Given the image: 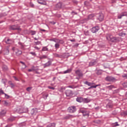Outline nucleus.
<instances>
[{
	"label": "nucleus",
	"instance_id": "1",
	"mask_svg": "<svg viewBox=\"0 0 127 127\" xmlns=\"http://www.w3.org/2000/svg\"><path fill=\"white\" fill-rule=\"evenodd\" d=\"M106 38L108 41H111V42H118V41H119L118 38L115 37L110 34L107 35Z\"/></svg>",
	"mask_w": 127,
	"mask_h": 127
},
{
	"label": "nucleus",
	"instance_id": "2",
	"mask_svg": "<svg viewBox=\"0 0 127 127\" xmlns=\"http://www.w3.org/2000/svg\"><path fill=\"white\" fill-rule=\"evenodd\" d=\"M9 29H10V30H17L18 31H20L21 30L20 26L18 25V24L10 26Z\"/></svg>",
	"mask_w": 127,
	"mask_h": 127
},
{
	"label": "nucleus",
	"instance_id": "3",
	"mask_svg": "<svg viewBox=\"0 0 127 127\" xmlns=\"http://www.w3.org/2000/svg\"><path fill=\"white\" fill-rule=\"evenodd\" d=\"M105 80L107 82H116V81H117V79H116V77H114V76L108 75L106 77Z\"/></svg>",
	"mask_w": 127,
	"mask_h": 127
},
{
	"label": "nucleus",
	"instance_id": "4",
	"mask_svg": "<svg viewBox=\"0 0 127 127\" xmlns=\"http://www.w3.org/2000/svg\"><path fill=\"white\" fill-rule=\"evenodd\" d=\"M78 113H81L84 117H89V112L83 109H80Z\"/></svg>",
	"mask_w": 127,
	"mask_h": 127
},
{
	"label": "nucleus",
	"instance_id": "5",
	"mask_svg": "<svg viewBox=\"0 0 127 127\" xmlns=\"http://www.w3.org/2000/svg\"><path fill=\"white\" fill-rule=\"evenodd\" d=\"M67 111L71 113V114L73 113H75L76 111H77V109L76 108V106H72L68 107L67 109Z\"/></svg>",
	"mask_w": 127,
	"mask_h": 127
},
{
	"label": "nucleus",
	"instance_id": "6",
	"mask_svg": "<svg viewBox=\"0 0 127 127\" xmlns=\"http://www.w3.org/2000/svg\"><path fill=\"white\" fill-rule=\"evenodd\" d=\"M65 94L66 95V97H72V96L74 95V93H73V91L70 89H67L65 90Z\"/></svg>",
	"mask_w": 127,
	"mask_h": 127
},
{
	"label": "nucleus",
	"instance_id": "7",
	"mask_svg": "<svg viewBox=\"0 0 127 127\" xmlns=\"http://www.w3.org/2000/svg\"><path fill=\"white\" fill-rule=\"evenodd\" d=\"M100 30V27L99 26H95L91 29V31L92 33H96Z\"/></svg>",
	"mask_w": 127,
	"mask_h": 127
},
{
	"label": "nucleus",
	"instance_id": "8",
	"mask_svg": "<svg viewBox=\"0 0 127 127\" xmlns=\"http://www.w3.org/2000/svg\"><path fill=\"white\" fill-rule=\"evenodd\" d=\"M75 74L79 77H83V73L81 72V70L79 69L76 70L75 71Z\"/></svg>",
	"mask_w": 127,
	"mask_h": 127
},
{
	"label": "nucleus",
	"instance_id": "9",
	"mask_svg": "<svg viewBox=\"0 0 127 127\" xmlns=\"http://www.w3.org/2000/svg\"><path fill=\"white\" fill-rule=\"evenodd\" d=\"M113 107V102L112 101H109V102L106 105L107 109H112Z\"/></svg>",
	"mask_w": 127,
	"mask_h": 127
},
{
	"label": "nucleus",
	"instance_id": "10",
	"mask_svg": "<svg viewBox=\"0 0 127 127\" xmlns=\"http://www.w3.org/2000/svg\"><path fill=\"white\" fill-rule=\"evenodd\" d=\"M127 16V12H123L121 13L118 16V18L119 19H121L123 16Z\"/></svg>",
	"mask_w": 127,
	"mask_h": 127
},
{
	"label": "nucleus",
	"instance_id": "11",
	"mask_svg": "<svg viewBox=\"0 0 127 127\" xmlns=\"http://www.w3.org/2000/svg\"><path fill=\"white\" fill-rule=\"evenodd\" d=\"M52 63L51 61H48L47 63L43 64L44 68H47V67H50L51 66Z\"/></svg>",
	"mask_w": 127,
	"mask_h": 127
},
{
	"label": "nucleus",
	"instance_id": "12",
	"mask_svg": "<svg viewBox=\"0 0 127 127\" xmlns=\"http://www.w3.org/2000/svg\"><path fill=\"white\" fill-rule=\"evenodd\" d=\"M98 19L99 21H103L104 20V14L103 13H99Z\"/></svg>",
	"mask_w": 127,
	"mask_h": 127
},
{
	"label": "nucleus",
	"instance_id": "13",
	"mask_svg": "<svg viewBox=\"0 0 127 127\" xmlns=\"http://www.w3.org/2000/svg\"><path fill=\"white\" fill-rule=\"evenodd\" d=\"M15 53H16V55H17V56H19V55H21V54H22V52L19 50H18V49H16L15 50Z\"/></svg>",
	"mask_w": 127,
	"mask_h": 127
},
{
	"label": "nucleus",
	"instance_id": "14",
	"mask_svg": "<svg viewBox=\"0 0 127 127\" xmlns=\"http://www.w3.org/2000/svg\"><path fill=\"white\" fill-rule=\"evenodd\" d=\"M38 3L42 4L43 5H46V2L44 0H38Z\"/></svg>",
	"mask_w": 127,
	"mask_h": 127
},
{
	"label": "nucleus",
	"instance_id": "15",
	"mask_svg": "<svg viewBox=\"0 0 127 127\" xmlns=\"http://www.w3.org/2000/svg\"><path fill=\"white\" fill-rule=\"evenodd\" d=\"M72 68H68L66 70L64 71V74L70 73L72 72Z\"/></svg>",
	"mask_w": 127,
	"mask_h": 127
},
{
	"label": "nucleus",
	"instance_id": "16",
	"mask_svg": "<svg viewBox=\"0 0 127 127\" xmlns=\"http://www.w3.org/2000/svg\"><path fill=\"white\" fill-rule=\"evenodd\" d=\"M37 113V111L36 110V109H32L30 112L31 115H36Z\"/></svg>",
	"mask_w": 127,
	"mask_h": 127
},
{
	"label": "nucleus",
	"instance_id": "17",
	"mask_svg": "<svg viewBox=\"0 0 127 127\" xmlns=\"http://www.w3.org/2000/svg\"><path fill=\"white\" fill-rule=\"evenodd\" d=\"M96 64H97V61H92L89 63V66H94V65H96Z\"/></svg>",
	"mask_w": 127,
	"mask_h": 127
},
{
	"label": "nucleus",
	"instance_id": "18",
	"mask_svg": "<svg viewBox=\"0 0 127 127\" xmlns=\"http://www.w3.org/2000/svg\"><path fill=\"white\" fill-rule=\"evenodd\" d=\"M76 100V102L78 103H82L83 102V98L82 97H77Z\"/></svg>",
	"mask_w": 127,
	"mask_h": 127
},
{
	"label": "nucleus",
	"instance_id": "19",
	"mask_svg": "<svg viewBox=\"0 0 127 127\" xmlns=\"http://www.w3.org/2000/svg\"><path fill=\"white\" fill-rule=\"evenodd\" d=\"M56 7H57V8H61V7H62V2L58 3L56 4Z\"/></svg>",
	"mask_w": 127,
	"mask_h": 127
},
{
	"label": "nucleus",
	"instance_id": "20",
	"mask_svg": "<svg viewBox=\"0 0 127 127\" xmlns=\"http://www.w3.org/2000/svg\"><path fill=\"white\" fill-rule=\"evenodd\" d=\"M57 43H60V44H64V41H63V40L57 39Z\"/></svg>",
	"mask_w": 127,
	"mask_h": 127
},
{
	"label": "nucleus",
	"instance_id": "21",
	"mask_svg": "<svg viewBox=\"0 0 127 127\" xmlns=\"http://www.w3.org/2000/svg\"><path fill=\"white\" fill-rule=\"evenodd\" d=\"M5 114H6V111H5V110H2L1 112H0V117L4 116Z\"/></svg>",
	"mask_w": 127,
	"mask_h": 127
},
{
	"label": "nucleus",
	"instance_id": "22",
	"mask_svg": "<svg viewBox=\"0 0 127 127\" xmlns=\"http://www.w3.org/2000/svg\"><path fill=\"white\" fill-rule=\"evenodd\" d=\"M100 86H101V84H97L95 86H91L88 88V90H90V89H92L93 88H94V89H96V88H97V87H99Z\"/></svg>",
	"mask_w": 127,
	"mask_h": 127
},
{
	"label": "nucleus",
	"instance_id": "23",
	"mask_svg": "<svg viewBox=\"0 0 127 127\" xmlns=\"http://www.w3.org/2000/svg\"><path fill=\"white\" fill-rule=\"evenodd\" d=\"M56 124L55 123H51L47 126L46 127H55Z\"/></svg>",
	"mask_w": 127,
	"mask_h": 127
},
{
	"label": "nucleus",
	"instance_id": "24",
	"mask_svg": "<svg viewBox=\"0 0 127 127\" xmlns=\"http://www.w3.org/2000/svg\"><path fill=\"white\" fill-rule=\"evenodd\" d=\"M95 17V14H91L88 15V19H93V17Z\"/></svg>",
	"mask_w": 127,
	"mask_h": 127
},
{
	"label": "nucleus",
	"instance_id": "25",
	"mask_svg": "<svg viewBox=\"0 0 127 127\" xmlns=\"http://www.w3.org/2000/svg\"><path fill=\"white\" fill-rule=\"evenodd\" d=\"M82 102L84 103H90V100L88 98H83Z\"/></svg>",
	"mask_w": 127,
	"mask_h": 127
},
{
	"label": "nucleus",
	"instance_id": "26",
	"mask_svg": "<svg viewBox=\"0 0 127 127\" xmlns=\"http://www.w3.org/2000/svg\"><path fill=\"white\" fill-rule=\"evenodd\" d=\"M39 58L40 59H47V56L44 55H42V56L39 57Z\"/></svg>",
	"mask_w": 127,
	"mask_h": 127
},
{
	"label": "nucleus",
	"instance_id": "27",
	"mask_svg": "<svg viewBox=\"0 0 127 127\" xmlns=\"http://www.w3.org/2000/svg\"><path fill=\"white\" fill-rule=\"evenodd\" d=\"M20 63H21V64H22V65L24 66H22V69H25V68H26L27 66L26 64H25V63H24V62L21 61L20 62Z\"/></svg>",
	"mask_w": 127,
	"mask_h": 127
},
{
	"label": "nucleus",
	"instance_id": "28",
	"mask_svg": "<svg viewBox=\"0 0 127 127\" xmlns=\"http://www.w3.org/2000/svg\"><path fill=\"white\" fill-rule=\"evenodd\" d=\"M102 70H98L96 71V74L97 75H102Z\"/></svg>",
	"mask_w": 127,
	"mask_h": 127
},
{
	"label": "nucleus",
	"instance_id": "29",
	"mask_svg": "<svg viewBox=\"0 0 127 127\" xmlns=\"http://www.w3.org/2000/svg\"><path fill=\"white\" fill-rule=\"evenodd\" d=\"M29 33H31V35H35L36 34V31L30 30Z\"/></svg>",
	"mask_w": 127,
	"mask_h": 127
},
{
	"label": "nucleus",
	"instance_id": "30",
	"mask_svg": "<svg viewBox=\"0 0 127 127\" xmlns=\"http://www.w3.org/2000/svg\"><path fill=\"white\" fill-rule=\"evenodd\" d=\"M9 54V50H8V49H6L4 50V54L5 55H8V54Z\"/></svg>",
	"mask_w": 127,
	"mask_h": 127
},
{
	"label": "nucleus",
	"instance_id": "31",
	"mask_svg": "<svg viewBox=\"0 0 127 127\" xmlns=\"http://www.w3.org/2000/svg\"><path fill=\"white\" fill-rule=\"evenodd\" d=\"M4 105L5 106H10V103L9 102H7L6 101H4Z\"/></svg>",
	"mask_w": 127,
	"mask_h": 127
},
{
	"label": "nucleus",
	"instance_id": "32",
	"mask_svg": "<svg viewBox=\"0 0 127 127\" xmlns=\"http://www.w3.org/2000/svg\"><path fill=\"white\" fill-rule=\"evenodd\" d=\"M18 45H20L21 49H23L24 48V46H23V44H22V43L19 42L18 43Z\"/></svg>",
	"mask_w": 127,
	"mask_h": 127
},
{
	"label": "nucleus",
	"instance_id": "33",
	"mask_svg": "<svg viewBox=\"0 0 127 127\" xmlns=\"http://www.w3.org/2000/svg\"><path fill=\"white\" fill-rule=\"evenodd\" d=\"M71 118V115H67L64 117V120H69Z\"/></svg>",
	"mask_w": 127,
	"mask_h": 127
},
{
	"label": "nucleus",
	"instance_id": "34",
	"mask_svg": "<svg viewBox=\"0 0 127 127\" xmlns=\"http://www.w3.org/2000/svg\"><path fill=\"white\" fill-rule=\"evenodd\" d=\"M42 51H48V48L47 47H43Z\"/></svg>",
	"mask_w": 127,
	"mask_h": 127
},
{
	"label": "nucleus",
	"instance_id": "35",
	"mask_svg": "<svg viewBox=\"0 0 127 127\" xmlns=\"http://www.w3.org/2000/svg\"><path fill=\"white\" fill-rule=\"evenodd\" d=\"M48 96H49V95L48 94L43 95V98L45 100H47V97H48Z\"/></svg>",
	"mask_w": 127,
	"mask_h": 127
},
{
	"label": "nucleus",
	"instance_id": "36",
	"mask_svg": "<svg viewBox=\"0 0 127 127\" xmlns=\"http://www.w3.org/2000/svg\"><path fill=\"white\" fill-rule=\"evenodd\" d=\"M59 46H60V45H59V44H58V43H57L55 45V47L56 49H58V48H59Z\"/></svg>",
	"mask_w": 127,
	"mask_h": 127
},
{
	"label": "nucleus",
	"instance_id": "37",
	"mask_svg": "<svg viewBox=\"0 0 127 127\" xmlns=\"http://www.w3.org/2000/svg\"><path fill=\"white\" fill-rule=\"evenodd\" d=\"M31 90H32V87H29L26 88V91H27V92H30Z\"/></svg>",
	"mask_w": 127,
	"mask_h": 127
},
{
	"label": "nucleus",
	"instance_id": "38",
	"mask_svg": "<svg viewBox=\"0 0 127 127\" xmlns=\"http://www.w3.org/2000/svg\"><path fill=\"white\" fill-rule=\"evenodd\" d=\"M114 88V85H110L107 87V89H109V90H112Z\"/></svg>",
	"mask_w": 127,
	"mask_h": 127
},
{
	"label": "nucleus",
	"instance_id": "39",
	"mask_svg": "<svg viewBox=\"0 0 127 127\" xmlns=\"http://www.w3.org/2000/svg\"><path fill=\"white\" fill-rule=\"evenodd\" d=\"M4 92H3V90H2V89H0V95H4Z\"/></svg>",
	"mask_w": 127,
	"mask_h": 127
},
{
	"label": "nucleus",
	"instance_id": "40",
	"mask_svg": "<svg viewBox=\"0 0 127 127\" xmlns=\"http://www.w3.org/2000/svg\"><path fill=\"white\" fill-rule=\"evenodd\" d=\"M32 69L33 70V71H37V70H38V68H37L36 67H35V66H33L32 67Z\"/></svg>",
	"mask_w": 127,
	"mask_h": 127
},
{
	"label": "nucleus",
	"instance_id": "41",
	"mask_svg": "<svg viewBox=\"0 0 127 127\" xmlns=\"http://www.w3.org/2000/svg\"><path fill=\"white\" fill-rule=\"evenodd\" d=\"M84 34L86 36L90 35V33H89V31H84Z\"/></svg>",
	"mask_w": 127,
	"mask_h": 127
},
{
	"label": "nucleus",
	"instance_id": "42",
	"mask_svg": "<svg viewBox=\"0 0 127 127\" xmlns=\"http://www.w3.org/2000/svg\"><path fill=\"white\" fill-rule=\"evenodd\" d=\"M54 55L55 56V57H61V55L58 54H54Z\"/></svg>",
	"mask_w": 127,
	"mask_h": 127
},
{
	"label": "nucleus",
	"instance_id": "43",
	"mask_svg": "<svg viewBox=\"0 0 127 127\" xmlns=\"http://www.w3.org/2000/svg\"><path fill=\"white\" fill-rule=\"evenodd\" d=\"M3 70H5V71H6V70H7V69H8V68L7 67V66L6 65H3L2 67Z\"/></svg>",
	"mask_w": 127,
	"mask_h": 127
},
{
	"label": "nucleus",
	"instance_id": "44",
	"mask_svg": "<svg viewBox=\"0 0 127 127\" xmlns=\"http://www.w3.org/2000/svg\"><path fill=\"white\" fill-rule=\"evenodd\" d=\"M95 85V83H94V82H90L89 86V87H92V86H96Z\"/></svg>",
	"mask_w": 127,
	"mask_h": 127
},
{
	"label": "nucleus",
	"instance_id": "45",
	"mask_svg": "<svg viewBox=\"0 0 127 127\" xmlns=\"http://www.w3.org/2000/svg\"><path fill=\"white\" fill-rule=\"evenodd\" d=\"M123 86L124 87V88H127V82L123 83Z\"/></svg>",
	"mask_w": 127,
	"mask_h": 127
},
{
	"label": "nucleus",
	"instance_id": "46",
	"mask_svg": "<svg viewBox=\"0 0 127 127\" xmlns=\"http://www.w3.org/2000/svg\"><path fill=\"white\" fill-rule=\"evenodd\" d=\"M35 44H36V45H39V44H41V42L40 41L35 42Z\"/></svg>",
	"mask_w": 127,
	"mask_h": 127
},
{
	"label": "nucleus",
	"instance_id": "47",
	"mask_svg": "<svg viewBox=\"0 0 127 127\" xmlns=\"http://www.w3.org/2000/svg\"><path fill=\"white\" fill-rule=\"evenodd\" d=\"M84 84H85V85H87V86H89L90 85V82L86 81L84 82Z\"/></svg>",
	"mask_w": 127,
	"mask_h": 127
},
{
	"label": "nucleus",
	"instance_id": "48",
	"mask_svg": "<svg viewBox=\"0 0 127 127\" xmlns=\"http://www.w3.org/2000/svg\"><path fill=\"white\" fill-rule=\"evenodd\" d=\"M29 5H30V6H31V7L32 8L34 7V4L33 3L31 2H30Z\"/></svg>",
	"mask_w": 127,
	"mask_h": 127
},
{
	"label": "nucleus",
	"instance_id": "49",
	"mask_svg": "<svg viewBox=\"0 0 127 127\" xmlns=\"http://www.w3.org/2000/svg\"><path fill=\"white\" fill-rule=\"evenodd\" d=\"M71 13L72 14V15H74V14H78V13H77V12H75L74 11H72Z\"/></svg>",
	"mask_w": 127,
	"mask_h": 127
},
{
	"label": "nucleus",
	"instance_id": "50",
	"mask_svg": "<svg viewBox=\"0 0 127 127\" xmlns=\"http://www.w3.org/2000/svg\"><path fill=\"white\" fill-rule=\"evenodd\" d=\"M4 96H5V98H6V99H9L10 96L9 95H8L7 94H6V93L4 94Z\"/></svg>",
	"mask_w": 127,
	"mask_h": 127
},
{
	"label": "nucleus",
	"instance_id": "51",
	"mask_svg": "<svg viewBox=\"0 0 127 127\" xmlns=\"http://www.w3.org/2000/svg\"><path fill=\"white\" fill-rule=\"evenodd\" d=\"M48 89H50L51 90H55V87L48 86Z\"/></svg>",
	"mask_w": 127,
	"mask_h": 127
},
{
	"label": "nucleus",
	"instance_id": "52",
	"mask_svg": "<svg viewBox=\"0 0 127 127\" xmlns=\"http://www.w3.org/2000/svg\"><path fill=\"white\" fill-rule=\"evenodd\" d=\"M2 83L3 84H4V85H5L6 83V80L5 79H2Z\"/></svg>",
	"mask_w": 127,
	"mask_h": 127
},
{
	"label": "nucleus",
	"instance_id": "53",
	"mask_svg": "<svg viewBox=\"0 0 127 127\" xmlns=\"http://www.w3.org/2000/svg\"><path fill=\"white\" fill-rule=\"evenodd\" d=\"M9 41H10V39H8L7 41H5V43H6L7 44H9Z\"/></svg>",
	"mask_w": 127,
	"mask_h": 127
},
{
	"label": "nucleus",
	"instance_id": "54",
	"mask_svg": "<svg viewBox=\"0 0 127 127\" xmlns=\"http://www.w3.org/2000/svg\"><path fill=\"white\" fill-rule=\"evenodd\" d=\"M30 54H31L32 55H33V56H36V54H35V53H34V52H31V53H30Z\"/></svg>",
	"mask_w": 127,
	"mask_h": 127
},
{
	"label": "nucleus",
	"instance_id": "55",
	"mask_svg": "<svg viewBox=\"0 0 127 127\" xmlns=\"http://www.w3.org/2000/svg\"><path fill=\"white\" fill-rule=\"evenodd\" d=\"M51 41H54V42H55L56 43H57V39L54 40V39H51L50 40Z\"/></svg>",
	"mask_w": 127,
	"mask_h": 127
},
{
	"label": "nucleus",
	"instance_id": "56",
	"mask_svg": "<svg viewBox=\"0 0 127 127\" xmlns=\"http://www.w3.org/2000/svg\"><path fill=\"white\" fill-rule=\"evenodd\" d=\"M124 115V116H127V111H124L123 112Z\"/></svg>",
	"mask_w": 127,
	"mask_h": 127
},
{
	"label": "nucleus",
	"instance_id": "57",
	"mask_svg": "<svg viewBox=\"0 0 127 127\" xmlns=\"http://www.w3.org/2000/svg\"><path fill=\"white\" fill-rule=\"evenodd\" d=\"M126 36L125 33H124V32L121 33V36Z\"/></svg>",
	"mask_w": 127,
	"mask_h": 127
},
{
	"label": "nucleus",
	"instance_id": "58",
	"mask_svg": "<svg viewBox=\"0 0 127 127\" xmlns=\"http://www.w3.org/2000/svg\"><path fill=\"white\" fill-rule=\"evenodd\" d=\"M10 87L11 88H13V87H14V84H13V83H10Z\"/></svg>",
	"mask_w": 127,
	"mask_h": 127
},
{
	"label": "nucleus",
	"instance_id": "59",
	"mask_svg": "<svg viewBox=\"0 0 127 127\" xmlns=\"http://www.w3.org/2000/svg\"><path fill=\"white\" fill-rule=\"evenodd\" d=\"M8 121H9V122H13V119H12V118L8 119Z\"/></svg>",
	"mask_w": 127,
	"mask_h": 127
},
{
	"label": "nucleus",
	"instance_id": "60",
	"mask_svg": "<svg viewBox=\"0 0 127 127\" xmlns=\"http://www.w3.org/2000/svg\"><path fill=\"white\" fill-rule=\"evenodd\" d=\"M118 126H119V124H118V122H116L115 124H114V127H118Z\"/></svg>",
	"mask_w": 127,
	"mask_h": 127
},
{
	"label": "nucleus",
	"instance_id": "61",
	"mask_svg": "<svg viewBox=\"0 0 127 127\" xmlns=\"http://www.w3.org/2000/svg\"><path fill=\"white\" fill-rule=\"evenodd\" d=\"M28 71L29 72H32V71H33V70L32 68H31V69H29L28 70Z\"/></svg>",
	"mask_w": 127,
	"mask_h": 127
},
{
	"label": "nucleus",
	"instance_id": "62",
	"mask_svg": "<svg viewBox=\"0 0 127 127\" xmlns=\"http://www.w3.org/2000/svg\"><path fill=\"white\" fill-rule=\"evenodd\" d=\"M14 79H15L16 81H19V80H18V79H17V78H16V77L14 76Z\"/></svg>",
	"mask_w": 127,
	"mask_h": 127
},
{
	"label": "nucleus",
	"instance_id": "63",
	"mask_svg": "<svg viewBox=\"0 0 127 127\" xmlns=\"http://www.w3.org/2000/svg\"><path fill=\"white\" fill-rule=\"evenodd\" d=\"M70 41H71V42H75V39L70 40Z\"/></svg>",
	"mask_w": 127,
	"mask_h": 127
},
{
	"label": "nucleus",
	"instance_id": "64",
	"mask_svg": "<svg viewBox=\"0 0 127 127\" xmlns=\"http://www.w3.org/2000/svg\"><path fill=\"white\" fill-rule=\"evenodd\" d=\"M35 49H37V50H39L40 48L38 47H35Z\"/></svg>",
	"mask_w": 127,
	"mask_h": 127
}]
</instances>
